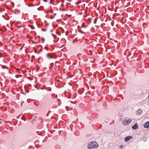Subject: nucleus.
Listing matches in <instances>:
<instances>
[{
    "label": "nucleus",
    "mask_w": 149,
    "mask_h": 149,
    "mask_svg": "<svg viewBox=\"0 0 149 149\" xmlns=\"http://www.w3.org/2000/svg\"><path fill=\"white\" fill-rule=\"evenodd\" d=\"M98 147L97 143L95 141H93L90 143L88 145V148L91 149L92 148H97Z\"/></svg>",
    "instance_id": "f257e3e1"
},
{
    "label": "nucleus",
    "mask_w": 149,
    "mask_h": 149,
    "mask_svg": "<svg viewBox=\"0 0 149 149\" xmlns=\"http://www.w3.org/2000/svg\"><path fill=\"white\" fill-rule=\"evenodd\" d=\"M47 57L48 58H54L56 59V56L53 53H49L47 54Z\"/></svg>",
    "instance_id": "f03ea898"
},
{
    "label": "nucleus",
    "mask_w": 149,
    "mask_h": 149,
    "mask_svg": "<svg viewBox=\"0 0 149 149\" xmlns=\"http://www.w3.org/2000/svg\"><path fill=\"white\" fill-rule=\"evenodd\" d=\"M132 122V120L130 119L124 120L123 122V124L125 125H127L129 124Z\"/></svg>",
    "instance_id": "7ed1b4c3"
},
{
    "label": "nucleus",
    "mask_w": 149,
    "mask_h": 149,
    "mask_svg": "<svg viewBox=\"0 0 149 149\" xmlns=\"http://www.w3.org/2000/svg\"><path fill=\"white\" fill-rule=\"evenodd\" d=\"M132 136H129L126 137L125 138V141L127 142L129 141L130 139H132Z\"/></svg>",
    "instance_id": "20e7f679"
},
{
    "label": "nucleus",
    "mask_w": 149,
    "mask_h": 149,
    "mask_svg": "<svg viewBox=\"0 0 149 149\" xmlns=\"http://www.w3.org/2000/svg\"><path fill=\"white\" fill-rule=\"evenodd\" d=\"M143 110L141 109H139L136 112V114L137 115H140L141 114Z\"/></svg>",
    "instance_id": "39448f33"
},
{
    "label": "nucleus",
    "mask_w": 149,
    "mask_h": 149,
    "mask_svg": "<svg viewBox=\"0 0 149 149\" xmlns=\"http://www.w3.org/2000/svg\"><path fill=\"white\" fill-rule=\"evenodd\" d=\"M144 128H149V121L147 122L143 125Z\"/></svg>",
    "instance_id": "423d86ee"
},
{
    "label": "nucleus",
    "mask_w": 149,
    "mask_h": 149,
    "mask_svg": "<svg viewBox=\"0 0 149 149\" xmlns=\"http://www.w3.org/2000/svg\"><path fill=\"white\" fill-rule=\"evenodd\" d=\"M138 128V125L137 123H136L135 125L132 127V128L134 130Z\"/></svg>",
    "instance_id": "0eeeda50"
},
{
    "label": "nucleus",
    "mask_w": 149,
    "mask_h": 149,
    "mask_svg": "<svg viewBox=\"0 0 149 149\" xmlns=\"http://www.w3.org/2000/svg\"><path fill=\"white\" fill-rule=\"evenodd\" d=\"M29 26L33 29H35L34 26L33 25H29Z\"/></svg>",
    "instance_id": "6e6552de"
},
{
    "label": "nucleus",
    "mask_w": 149,
    "mask_h": 149,
    "mask_svg": "<svg viewBox=\"0 0 149 149\" xmlns=\"http://www.w3.org/2000/svg\"><path fill=\"white\" fill-rule=\"evenodd\" d=\"M79 31L80 32V33H84V32L83 31H82L81 30H79Z\"/></svg>",
    "instance_id": "1a4fd4ad"
},
{
    "label": "nucleus",
    "mask_w": 149,
    "mask_h": 149,
    "mask_svg": "<svg viewBox=\"0 0 149 149\" xmlns=\"http://www.w3.org/2000/svg\"><path fill=\"white\" fill-rule=\"evenodd\" d=\"M41 30H42V31H45L46 30V29L44 30L43 29H41Z\"/></svg>",
    "instance_id": "9d476101"
},
{
    "label": "nucleus",
    "mask_w": 149,
    "mask_h": 149,
    "mask_svg": "<svg viewBox=\"0 0 149 149\" xmlns=\"http://www.w3.org/2000/svg\"><path fill=\"white\" fill-rule=\"evenodd\" d=\"M52 35L54 37V38H55V37L56 38V36L54 35L53 34H52Z\"/></svg>",
    "instance_id": "9b49d317"
},
{
    "label": "nucleus",
    "mask_w": 149,
    "mask_h": 149,
    "mask_svg": "<svg viewBox=\"0 0 149 149\" xmlns=\"http://www.w3.org/2000/svg\"><path fill=\"white\" fill-rule=\"evenodd\" d=\"M122 145H120L119 146V147L120 148H122Z\"/></svg>",
    "instance_id": "f8f14e48"
},
{
    "label": "nucleus",
    "mask_w": 149,
    "mask_h": 149,
    "mask_svg": "<svg viewBox=\"0 0 149 149\" xmlns=\"http://www.w3.org/2000/svg\"><path fill=\"white\" fill-rule=\"evenodd\" d=\"M42 40H43V41H45V39H44V38H42Z\"/></svg>",
    "instance_id": "ddd939ff"
},
{
    "label": "nucleus",
    "mask_w": 149,
    "mask_h": 149,
    "mask_svg": "<svg viewBox=\"0 0 149 149\" xmlns=\"http://www.w3.org/2000/svg\"><path fill=\"white\" fill-rule=\"evenodd\" d=\"M51 89L50 88V89H49L48 91H51Z\"/></svg>",
    "instance_id": "4468645a"
},
{
    "label": "nucleus",
    "mask_w": 149,
    "mask_h": 149,
    "mask_svg": "<svg viewBox=\"0 0 149 149\" xmlns=\"http://www.w3.org/2000/svg\"><path fill=\"white\" fill-rule=\"evenodd\" d=\"M44 1L45 2H47V0H44Z\"/></svg>",
    "instance_id": "2eb2a0df"
},
{
    "label": "nucleus",
    "mask_w": 149,
    "mask_h": 149,
    "mask_svg": "<svg viewBox=\"0 0 149 149\" xmlns=\"http://www.w3.org/2000/svg\"><path fill=\"white\" fill-rule=\"evenodd\" d=\"M33 5V6H32V5H31V6H35V5Z\"/></svg>",
    "instance_id": "dca6fc26"
},
{
    "label": "nucleus",
    "mask_w": 149,
    "mask_h": 149,
    "mask_svg": "<svg viewBox=\"0 0 149 149\" xmlns=\"http://www.w3.org/2000/svg\"><path fill=\"white\" fill-rule=\"evenodd\" d=\"M148 100H149V95L148 96Z\"/></svg>",
    "instance_id": "f3484780"
},
{
    "label": "nucleus",
    "mask_w": 149,
    "mask_h": 149,
    "mask_svg": "<svg viewBox=\"0 0 149 149\" xmlns=\"http://www.w3.org/2000/svg\"><path fill=\"white\" fill-rule=\"evenodd\" d=\"M41 89H42V90L44 89V88H41Z\"/></svg>",
    "instance_id": "a211bd4d"
},
{
    "label": "nucleus",
    "mask_w": 149,
    "mask_h": 149,
    "mask_svg": "<svg viewBox=\"0 0 149 149\" xmlns=\"http://www.w3.org/2000/svg\"><path fill=\"white\" fill-rule=\"evenodd\" d=\"M41 50H42V49L40 50V52H41Z\"/></svg>",
    "instance_id": "6ab92c4d"
},
{
    "label": "nucleus",
    "mask_w": 149,
    "mask_h": 149,
    "mask_svg": "<svg viewBox=\"0 0 149 149\" xmlns=\"http://www.w3.org/2000/svg\"><path fill=\"white\" fill-rule=\"evenodd\" d=\"M94 24H95V22H94Z\"/></svg>",
    "instance_id": "aec40b11"
},
{
    "label": "nucleus",
    "mask_w": 149,
    "mask_h": 149,
    "mask_svg": "<svg viewBox=\"0 0 149 149\" xmlns=\"http://www.w3.org/2000/svg\"><path fill=\"white\" fill-rule=\"evenodd\" d=\"M94 24H95V22H94Z\"/></svg>",
    "instance_id": "412c9836"
},
{
    "label": "nucleus",
    "mask_w": 149,
    "mask_h": 149,
    "mask_svg": "<svg viewBox=\"0 0 149 149\" xmlns=\"http://www.w3.org/2000/svg\"><path fill=\"white\" fill-rule=\"evenodd\" d=\"M23 119V118H21V119Z\"/></svg>",
    "instance_id": "4be33fe9"
}]
</instances>
